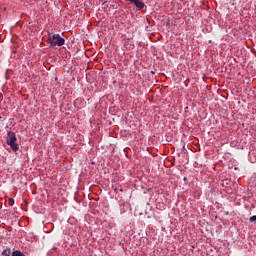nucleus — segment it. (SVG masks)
Here are the masks:
<instances>
[{"mask_svg":"<svg viewBox=\"0 0 256 256\" xmlns=\"http://www.w3.org/2000/svg\"><path fill=\"white\" fill-rule=\"evenodd\" d=\"M6 143L7 145H9L12 151H19V144H17V135L15 134V132H7Z\"/></svg>","mask_w":256,"mask_h":256,"instance_id":"f257e3e1","label":"nucleus"},{"mask_svg":"<svg viewBox=\"0 0 256 256\" xmlns=\"http://www.w3.org/2000/svg\"><path fill=\"white\" fill-rule=\"evenodd\" d=\"M48 42L50 43V47H63L65 45V39L59 34H49Z\"/></svg>","mask_w":256,"mask_h":256,"instance_id":"f03ea898","label":"nucleus"},{"mask_svg":"<svg viewBox=\"0 0 256 256\" xmlns=\"http://www.w3.org/2000/svg\"><path fill=\"white\" fill-rule=\"evenodd\" d=\"M126 1H128L132 5H135L138 11H141V9L145 7V2H143V0H126Z\"/></svg>","mask_w":256,"mask_h":256,"instance_id":"7ed1b4c3","label":"nucleus"},{"mask_svg":"<svg viewBox=\"0 0 256 256\" xmlns=\"http://www.w3.org/2000/svg\"><path fill=\"white\" fill-rule=\"evenodd\" d=\"M3 256H11V248H6L2 251Z\"/></svg>","mask_w":256,"mask_h":256,"instance_id":"20e7f679","label":"nucleus"},{"mask_svg":"<svg viewBox=\"0 0 256 256\" xmlns=\"http://www.w3.org/2000/svg\"><path fill=\"white\" fill-rule=\"evenodd\" d=\"M12 256H26V255L23 254V252H21L20 250H15L12 252Z\"/></svg>","mask_w":256,"mask_h":256,"instance_id":"39448f33","label":"nucleus"},{"mask_svg":"<svg viewBox=\"0 0 256 256\" xmlns=\"http://www.w3.org/2000/svg\"><path fill=\"white\" fill-rule=\"evenodd\" d=\"M8 205H9L10 207H13V205H15V200H14L13 198H9V200H8Z\"/></svg>","mask_w":256,"mask_h":256,"instance_id":"423d86ee","label":"nucleus"},{"mask_svg":"<svg viewBox=\"0 0 256 256\" xmlns=\"http://www.w3.org/2000/svg\"><path fill=\"white\" fill-rule=\"evenodd\" d=\"M255 221H256V215L249 218L250 223H255Z\"/></svg>","mask_w":256,"mask_h":256,"instance_id":"0eeeda50","label":"nucleus"},{"mask_svg":"<svg viewBox=\"0 0 256 256\" xmlns=\"http://www.w3.org/2000/svg\"><path fill=\"white\" fill-rule=\"evenodd\" d=\"M100 1H102V3H107V0H100Z\"/></svg>","mask_w":256,"mask_h":256,"instance_id":"6e6552de","label":"nucleus"}]
</instances>
